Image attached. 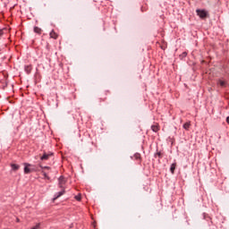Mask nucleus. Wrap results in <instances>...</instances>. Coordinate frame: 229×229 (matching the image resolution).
<instances>
[{
	"instance_id": "13",
	"label": "nucleus",
	"mask_w": 229,
	"mask_h": 229,
	"mask_svg": "<svg viewBox=\"0 0 229 229\" xmlns=\"http://www.w3.org/2000/svg\"><path fill=\"white\" fill-rule=\"evenodd\" d=\"M134 158H136V160H140V154L139 153L135 154Z\"/></svg>"
},
{
	"instance_id": "5",
	"label": "nucleus",
	"mask_w": 229,
	"mask_h": 229,
	"mask_svg": "<svg viewBox=\"0 0 229 229\" xmlns=\"http://www.w3.org/2000/svg\"><path fill=\"white\" fill-rule=\"evenodd\" d=\"M64 194H65V190H63V191H59V192L55 195V197L54 198V200H55V199H58V198H60L61 196H64Z\"/></svg>"
},
{
	"instance_id": "11",
	"label": "nucleus",
	"mask_w": 229,
	"mask_h": 229,
	"mask_svg": "<svg viewBox=\"0 0 229 229\" xmlns=\"http://www.w3.org/2000/svg\"><path fill=\"white\" fill-rule=\"evenodd\" d=\"M184 130H189L191 128V122H187L183 124Z\"/></svg>"
},
{
	"instance_id": "4",
	"label": "nucleus",
	"mask_w": 229,
	"mask_h": 229,
	"mask_svg": "<svg viewBox=\"0 0 229 229\" xmlns=\"http://www.w3.org/2000/svg\"><path fill=\"white\" fill-rule=\"evenodd\" d=\"M64 185H65V178L64 176L59 177V187L64 189Z\"/></svg>"
},
{
	"instance_id": "15",
	"label": "nucleus",
	"mask_w": 229,
	"mask_h": 229,
	"mask_svg": "<svg viewBox=\"0 0 229 229\" xmlns=\"http://www.w3.org/2000/svg\"><path fill=\"white\" fill-rule=\"evenodd\" d=\"M39 167H40L41 169H50L49 166H42V165H39Z\"/></svg>"
},
{
	"instance_id": "9",
	"label": "nucleus",
	"mask_w": 229,
	"mask_h": 229,
	"mask_svg": "<svg viewBox=\"0 0 229 229\" xmlns=\"http://www.w3.org/2000/svg\"><path fill=\"white\" fill-rule=\"evenodd\" d=\"M176 169V164H172L171 167H170V171L172 173V174H174V170Z\"/></svg>"
},
{
	"instance_id": "23",
	"label": "nucleus",
	"mask_w": 229,
	"mask_h": 229,
	"mask_svg": "<svg viewBox=\"0 0 229 229\" xmlns=\"http://www.w3.org/2000/svg\"><path fill=\"white\" fill-rule=\"evenodd\" d=\"M27 69H30V66H27Z\"/></svg>"
},
{
	"instance_id": "22",
	"label": "nucleus",
	"mask_w": 229,
	"mask_h": 229,
	"mask_svg": "<svg viewBox=\"0 0 229 229\" xmlns=\"http://www.w3.org/2000/svg\"><path fill=\"white\" fill-rule=\"evenodd\" d=\"M1 35H3V33H1V31H0V37H1Z\"/></svg>"
},
{
	"instance_id": "19",
	"label": "nucleus",
	"mask_w": 229,
	"mask_h": 229,
	"mask_svg": "<svg viewBox=\"0 0 229 229\" xmlns=\"http://www.w3.org/2000/svg\"><path fill=\"white\" fill-rule=\"evenodd\" d=\"M16 223H21V219L16 218Z\"/></svg>"
},
{
	"instance_id": "20",
	"label": "nucleus",
	"mask_w": 229,
	"mask_h": 229,
	"mask_svg": "<svg viewBox=\"0 0 229 229\" xmlns=\"http://www.w3.org/2000/svg\"><path fill=\"white\" fill-rule=\"evenodd\" d=\"M226 122H227L228 124H229V116L226 118Z\"/></svg>"
},
{
	"instance_id": "3",
	"label": "nucleus",
	"mask_w": 229,
	"mask_h": 229,
	"mask_svg": "<svg viewBox=\"0 0 229 229\" xmlns=\"http://www.w3.org/2000/svg\"><path fill=\"white\" fill-rule=\"evenodd\" d=\"M51 157H53V153H51V152H49V153L44 152L43 156H41V157H40V160H42V161L49 160V158H51Z\"/></svg>"
},
{
	"instance_id": "18",
	"label": "nucleus",
	"mask_w": 229,
	"mask_h": 229,
	"mask_svg": "<svg viewBox=\"0 0 229 229\" xmlns=\"http://www.w3.org/2000/svg\"><path fill=\"white\" fill-rule=\"evenodd\" d=\"M75 199H77V201H80V199H81V198H80L79 196H76Z\"/></svg>"
},
{
	"instance_id": "7",
	"label": "nucleus",
	"mask_w": 229,
	"mask_h": 229,
	"mask_svg": "<svg viewBox=\"0 0 229 229\" xmlns=\"http://www.w3.org/2000/svg\"><path fill=\"white\" fill-rule=\"evenodd\" d=\"M11 167H12L13 171H19V169L21 168V165H15V164H11Z\"/></svg>"
},
{
	"instance_id": "2",
	"label": "nucleus",
	"mask_w": 229,
	"mask_h": 229,
	"mask_svg": "<svg viewBox=\"0 0 229 229\" xmlns=\"http://www.w3.org/2000/svg\"><path fill=\"white\" fill-rule=\"evenodd\" d=\"M197 15H199V17H200V19H206L207 15H208V13L205 11V10H197Z\"/></svg>"
},
{
	"instance_id": "21",
	"label": "nucleus",
	"mask_w": 229,
	"mask_h": 229,
	"mask_svg": "<svg viewBox=\"0 0 229 229\" xmlns=\"http://www.w3.org/2000/svg\"><path fill=\"white\" fill-rule=\"evenodd\" d=\"M184 56H187V53H183Z\"/></svg>"
},
{
	"instance_id": "10",
	"label": "nucleus",
	"mask_w": 229,
	"mask_h": 229,
	"mask_svg": "<svg viewBox=\"0 0 229 229\" xmlns=\"http://www.w3.org/2000/svg\"><path fill=\"white\" fill-rule=\"evenodd\" d=\"M34 32L38 33V35H40V33H42V29H40L38 27H35L34 28Z\"/></svg>"
},
{
	"instance_id": "8",
	"label": "nucleus",
	"mask_w": 229,
	"mask_h": 229,
	"mask_svg": "<svg viewBox=\"0 0 229 229\" xmlns=\"http://www.w3.org/2000/svg\"><path fill=\"white\" fill-rule=\"evenodd\" d=\"M151 130L154 131L155 132L158 131V130H160V127L158 126V123L153 124L151 126Z\"/></svg>"
},
{
	"instance_id": "6",
	"label": "nucleus",
	"mask_w": 229,
	"mask_h": 229,
	"mask_svg": "<svg viewBox=\"0 0 229 229\" xmlns=\"http://www.w3.org/2000/svg\"><path fill=\"white\" fill-rule=\"evenodd\" d=\"M50 38H54L55 40H56V38H58V34L55 32V30H52L50 32Z\"/></svg>"
},
{
	"instance_id": "1",
	"label": "nucleus",
	"mask_w": 229,
	"mask_h": 229,
	"mask_svg": "<svg viewBox=\"0 0 229 229\" xmlns=\"http://www.w3.org/2000/svg\"><path fill=\"white\" fill-rule=\"evenodd\" d=\"M24 165H25L24 167L25 174H30V173H32V171H35L34 168H30V167H32L30 164L25 163Z\"/></svg>"
},
{
	"instance_id": "17",
	"label": "nucleus",
	"mask_w": 229,
	"mask_h": 229,
	"mask_svg": "<svg viewBox=\"0 0 229 229\" xmlns=\"http://www.w3.org/2000/svg\"><path fill=\"white\" fill-rule=\"evenodd\" d=\"M157 157H159V158H160V157H162V153H160V152H157Z\"/></svg>"
},
{
	"instance_id": "16",
	"label": "nucleus",
	"mask_w": 229,
	"mask_h": 229,
	"mask_svg": "<svg viewBox=\"0 0 229 229\" xmlns=\"http://www.w3.org/2000/svg\"><path fill=\"white\" fill-rule=\"evenodd\" d=\"M43 174H44L45 178H47V180H49V177L47 176V174H46V173L43 172Z\"/></svg>"
},
{
	"instance_id": "14",
	"label": "nucleus",
	"mask_w": 229,
	"mask_h": 229,
	"mask_svg": "<svg viewBox=\"0 0 229 229\" xmlns=\"http://www.w3.org/2000/svg\"><path fill=\"white\" fill-rule=\"evenodd\" d=\"M30 229H40V224H37L35 226L31 227Z\"/></svg>"
},
{
	"instance_id": "12",
	"label": "nucleus",
	"mask_w": 229,
	"mask_h": 229,
	"mask_svg": "<svg viewBox=\"0 0 229 229\" xmlns=\"http://www.w3.org/2000/svg\"><path fill=\"white\" fill-rule=\"evenodd\" d=\"M218 83L220 87H225V85H226V82H225V81H219Z\"/></svg>"
}]
</instances>
